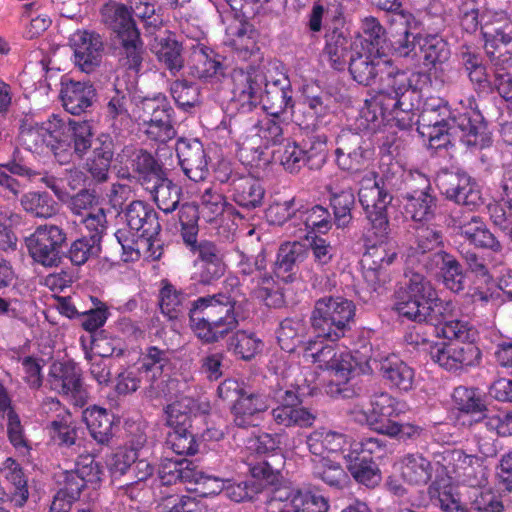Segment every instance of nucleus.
<instances>
[{"label":"nucleus","mask_w":512,"mask_h":512,"mask_svg":"<svg viewBox=\"0 0 512 512\" xmlns=\"http://www.w3.org/2000/svg\"><path fill=\"white\" fill-rule=\"evenodd\" d=\"M123 213L126 226L115 232L123 261L135 262L140 258L159 260L163 254L162 227L155 209L144 201L134 200Z\"/></svg>","instance_id":"f257e3e1"},{"label":"nucleus","mask_w":512,"mask_h":512,"mask_svg":"<svg viewBox=\"0 0 512 512\" xmlns=\"http://www.w3.org/2000/svg\"><path fill=\"white\" fill-rule=\"evenodd\" d=\"M185 247L194 257L195 275L200 283L210 285L224 275V254L215 242L196 239L190 244H185Z\"/></svg>","instance_id":"dca6fc26"},{"label":"nucleus","mask_w":512,"mask_h":512,"mask_svg":"<svg viewBox=\"0 0 512 512\" xmlns=\"http://www.w3.org/2000/svg\"><path fill=\"white\" fill-rule=\"evenodd\" d=\"M141 105L143 131L148 139L166 143L176 137L174 109L165 94L158 93L153 97H144Z\"/></svg>","instance_id":"9b49d317"},{"label":"nucleus","mask_w":512,"mask_h":512,"mask_svg":"<svg viewBox=\"0 0 512 512\" xmlns=\"http://www.w3.org/2000/svg\"><path fill=\"white\" fill-rule=\"evenodd\" d=\"M304 156L301 144L296 141L287 140L274 151V157L289 173H297L306 165Z\"/></svg>","instance_id":"338daca9"},{"label":"nucleus","mask_w":512,"mask_h":512,"mask_svg":"<svg viewBox=\"0 0 512 512\" xmlns=\"http://www.w3.org/2000/svg\"><path fill=\"white\" fill-rule=\"evenodd\" d=\"M358 196L371 223V228L375 229L377 235L385 236L389 228L386 208L392 197L386 191L384 184L380 185V181L373 172L366 173L361 179Z\"/></svg>","instance_id":"f8f14e48"},{"label":"nucleus","mask_w":512,"mask_h":512,"mask_svg":"<svg viewBox=\"0 0 512 512\" xmlns=\"http://www.w3.org/2000/svg\"><path fill=\"white\" fill-rule=\"evenodd\" d=\"M179 165L193 182L204 181L209 175V157L203 143L197 138H179L176 142Z\"/></svg>","instance_id":"aec40b11"},{"label":"nucleus","mask_w":512,"mask_h":512,"mask_svg":"<svg viewBox=\"0 0 512 512\" xmlns=\"http://www.w3.org/2000/svg\"><path fill=\"white\" fill-rule=\"evenodd\" d=\"M499 0H487L482 10V35L485 49L490 59L501 46L512 41V20L502 7H497Z\"/></svg>","instance_id":"4468645a"},{"label":"nucleus","mask_w":512,"mask_h":512,"mask_svg":"<svg viewBox=\"0 0 512 512\" xmlns=\"http://www.w3.org/2000/svg\"><path fill=\"white\" fill-rule=\"evenodd\" d=\"M410 83L404 72L395 75L388 73L386 87L370 98L365 99L359 116L356 119L360 131H376L383 123L387 114L398 115V111L409 112L412 104L406 103Z\"/></svg>","instance_id":"39448f33"},{"label":"nucleus","mask_w":512,"mask_h":512,"mask_svg":"<svg viewBox=\"0 0 512 512\" xmlns=\"http://www.w3.org/2000/svg\"><path fill=\"white\" fill-rule=\"evenodd\" d=\"M159 307L162 314L170 320L178 319L189 311L188 294L178 290L168 280H163L159 291Z\"/></svg>","instance_id":"c03bdc74"},{"label":"nucleus","mask_w":512,"mask_h":512,"mask_svg":"<svg viewBox=\"0 0 512 512\" xmlns=\"http://www.w3.org/2000/svg\"><path fill=\"white\" fill-rule=\"evenodd\" d=\"M20 140L28 151L41 156L52 154L61 165L72 160L69 126L56 114L41 123L21 125Z\"/></svg>","instance_id":"423d86ee"},{"label":"nucleus","mask_w":512,"mask_h":512,"mask_svg":"<svg viewBox=\"0 0 512 512\" xmlns=\"http://www.w3.org/2000/svg\"><path fill=\"white\" fill-rule=\"evenodd\" d=\"M439 186L448 199L471 210L483 204L478 184L465 172L444 174Z\"/></svg>","instance_id":"412c9836"},{"label":"nucleus","mask_w":512,"mask_h":512,"mask_svg":"<svg viewBox=\"0 0 512 512\" xmlns=\"http://www.w3.org/2000/svg\"><path fill=\"white\" fill-rule=\"evenodd\" d=\"M432 262L440 267L444 284L449 290L459 292L464 289L465 277L460 263L454 256L445 251H438L433 254Z\"/></svg>","instance_id":"3c124183"},{"label":"nucleus","mask_w":512,"mask_h":512,"mask_svg":"<svg viewBox=\"0 0 512 512\" xmlns=\"http://www.w3.org/2000/svg\"><path fill=\"white\" fill-rule=\"evenodd\" d=\"M408 278L394 294V310L408 320L424 323L435 297V288L422 274L415 272L406 275Z\"/></svg>","instance_id":"1a4fd4ad"},{"label":"nucleus","mask_w":512,"mask_h":512,"mask_svg":"<svg viewBox=\"0 0 512 512\" xmlns=\"http://www.w3.org/2000/svg\"><path fill=\"white\" fill-rule=\"evenodd\" d=\"M279 405L272 409L273 420L284 427H309L313 424L315 416L304 407H300V398L296 389H274L271 392Z\"/></svg>","instance_id":"a211bd4d"},{"label":"nucleus","mask_w":512,"mask_h":512,"mask_svg":"<svg viewBox=\"0 0 512 512\" xmlns=\"http://www.w3.org/2000/svg\"><path fill=\"white\" fill-rule=\"evenodd\" d=\"M213 49L205 45H197L193 48L189 60L190 74L196 78L207 80L222 74L223 65Z\"/></svg>","instance_id":"c9c22d12"},{"label":"nucleus","mask_w":512,"mask_h":512,"mask_svg":"<svg viewBox=\"0 0 512 512\" xmlns=\"http://www.w3.org/2000/svg\"><path fill=\"white\" fill-rule=\"evenodd\" d=\"M236 300L229 294L217 293L199 297L189 308L190 326L205 343L223 339L238 325Z\"/></svg>","instance_id":"7ed1b4c3"},{"label":"nucleus","mask_w":512,"mask_h":512,"mask_svg":"<svg viewBox=\"0 0 512 512\" xmlns=\"http://www.w3.org/2000/svg\"><path fill=\"white\" fill-rule=\"evenodd\" d=\"M0 416L6 419L7 436L16 449H28V440L20 417L12 405L7 389L0 382Z\"/></svg>","instance_id":"4c0bfd02"},{"label":"nucleus","mask_w":512,"mask_h":512,"mask_svg":"<svg viewBox=\"0 0 512 512\" xmlns=\"http://www.w3.org/2000/svg\"><path fill=\"white\" fill-rule=\"evenodd\" d=\"M157 207L164 213H172L179 205L181 188L165 177V174L146 187Z\"/></svg>","instance_id":"a18cd8bd"},{"label":"nucleus","mask_w":512,"mask_h":512,"mask_svg":"<svg viewBox=\"0 0 512 512\" xmlns=\"http://www.w3.org/2000/svg\"><path fill=\"white\" fill-rule=\"evenodd\" d=\"M51 440L59 447L70 448L76 445L77 426L70 412L62 411L48 425Z\"/></svg>","instance_id":"603ef678"},{"label":"nucleus","mask_w":512,"mask_h":512,"mask_svg":"<svg viewBox=\"0 0 512 512\" xmlns=\"http://www.w3.org/2000/svg\"><path fill=\"white\" fill-rule=\"evenodd\" d=\"M427 185L421 191H414L405 196V214L414 221L430 220L436 209V199L429 193Z\"/></svg>","instance_id":"09e8293b"},{"label":"nucleus","mask_w":512,"mask_h":512,"mask_svg":"<svg viewBox=\"0 0 512 512\" xmlns=\"http://www.w3.org/2000/svg\"><path fill=\"white\" fill-rule=\"evenodd\" d=\"M74 471L79 475L87 487L97 489L104 475V469L100 462L91 454L79 455L75 462Z\"/></svg>","instance_id":"774afa93"},{"label":"nucleus","mask_w":512,"mask_h":512,"mask_svg":"<svg viewBox=\"0 0 512 512\" xmlns=\"http://www.w3.org/2000/svg\"><path fill=\"white\" fill-rule=\"evenodd\" d=\"M459 234L475 247L490 249L493 252H501L502 245L487 228L482 217L462 215L456 221Z\"/></svg>","instance_id":"bb28decb"},{"label":"nucleus","mask_w":512,"mask_h":512,"mask_svg":"<svg viewBox=\"0 0 512 512\" xmlns=\"http://www.w3.org/2000/svg\"><path fill=\"white\" fill-rule=\"evenodd\" d=\"M7 501L22 507L29 498L28 481L22 467L15 460L8 458L3 469Z\"/></svg>","instance_id":"ea45409f"},{"label":"nucleus","mask_w":512,"mask_h":512,"mask_svg":"<svg viewBox=\"0 0 512 512\" xmlns=\"http://www.w3.org/2000/svg\"><path fill=\"white\" fill-rule=\"evenodd\" d=\"M49 382L53 389L72 397L77 405L87 402L88 393L83 387L81 370L71 360L55 361L49 369Z\"/></svg>","instance_id":"6ab92c4d"},{"label":"nucleus","mask_w":512,"mask_h":512,"mask_svg":"<svg viewBox=\"0 0 512 512\" xmlns=\"http://www.w3.org/2000/svg\"><path fill=\"white\" fill-rule=\"evenodd\" d=\"M257 38V30L244 18L236 17L226 28L225 43L243 58L252 55L259 49Z\"/></svg>","instance_id":"c756f323"},{"label":"nucleus","mask_w":512,"mask_h":512,"mask_svg":"<svg viewBox=\"0 0 512 512\" xmlns=\"http://www.w3.org/2000/svg\"><path fill=\"white\" fill-rule=\"evenodd\" d=\"M237 277H228L226 282L231 286L241 283L250 294L264 301L268 307H280L284 298L279 292L272 275L267 271V255L262 249L255 257L239 252Z\"/></svg>","instance_id":"6e6552de"},{"label":"nucleus","mask_w":512,"mask_h":512,"mask_svg":"<svg viewBox=\"0 0 512 512\" xmlns=\"http://www.w3.org/2000/svg\"><path fill=\"white\" fill-rule=\"evenodd\" d=\"M419 47L425 65L434 66L442 64L450 57V49L447 42L437 35H428L420 38Z\"/></svg>","instance_id":"69168bd1"},{"label":"nucleus","mask_w":512,"mask_h":512,"mask_svg":"<svg viewBox=\"0 0 512 512\" xmlns=\"http://www.w3.org/2000/svg\"><path fill=\"white\" fill-rule=\"evenodd\" d=\"M354 55V81L362 85H369L379 72L382 66L388 63L381 60L380 53H369L367 50L356 51Z\"/></svg>","instance_id":"5fc2aeb1"},{"label":"nucleus","mask_w":512,"mask_h":512,"mask_svg":"<svg viewBox=\"0 0 512 512\" xmlns=\"http://www.w3.org/2000/svg\"><path fill=\"white\" fill-rule=\"evenodd\" d=\"M269 397L271 392L266 395L264 392L244 389L231 408L235 425L241 428L253 426L254 416L269 408Z\"/></svg>","instance_id":"a878e982"},{"label":"nucleus","mask_w":512,"mask_h":512,"mask_svg":"<svg viewBox=\"0 0 512 512\" xmlns=\"http://www.w3.org/2000/svg\"><path fill=\"white\" fill-rule=\"evenodd\" d=\"M91 299L94 304V308L80 313L79 316L81 317V325L83 329L89 333L87 337H81L82 348L85 352L100 348L94 333L104 326L110 316L108 306L104 302L100 301L96 297H92Z\"/></svg>","instance_id":"e433bc0d"},{"label":"nucleus","mask_w":512,"mask_h":512,"mask_svg":"<svg viewBox=\"0 0 512 512\" xmlns=\"http://www.w3.org/2000/svg\"><path fill=\"white\" fill-rule=\"evenodd\" d=\"M263 84L264 92L260 93L259 101L267 115H281L287 108L294 106L291 84L286 76L278 79H265Z\"/></svg>","instance_id":"393cba45"},{"label":"nucleus","mask_w":512,"mask_h":512,"mask_svg":"<svg viewBox=\"0 0 512 512\" xmlns=\"http://www.w3.org/2000/svg\"><path fill=\"white\" fill-rule=\"evenodd\" d=\"M455 407L465 414L483 413L487 410L478 388L458 386L452 393Z\"/></svg>","instance_id":"0e129e2a"},{"label":"nucleus","mask_w":512,"mask_h":512,"mask_svg":"<svg viewBox=\"0 0 512 512\" xmlns=\"http://www.w3.org/2000/svg\"><path fill=\"white\" fill-rule=\"evenodd\" d=\"M375 241L364 252L359 264L363 270L377 271L393 263L397 253L386 242L388 233L381 237L372 229Z\"/></svg>","instance_id":"37998d69"},{"label":"nucleus","mask_w":512,"mask_h":512,"mask_svg":"<svg viewBox=\"0 0 512 512\" xmlns=\"http://www.w3.org/2000/svg\"><path fill=\"white\" fill-rule=\"evenodd\" d=\"M435 299H433L429 309V315L424 323L438 324L443 322L441 332L448 340H456L462 343H472L475 341L477 332L466 321L454 319L458 316L456 303L452 300H442L438 297L435 290Z\"/></svg>","instance_id":"ddd939ff"},{"label":"nucleus","mask_w":512,"mask_h":512,"mask_svg":"<svg viewBox=\"0 0 512 512\" xmlns=\"http://www.w3.org/2000/svg\"><path fill=\"white\" fill-rule=\"evenodd\" d=\"M163 355L144 354V357L140 360V366L137 367V372L145 374V377L151 381L150 387L146 391L147 397L151 399L167 398L169 393L161 385L173 383L168 374H164L167 360L162 357Z\"/></svg>","instance_id":"c85d7f7f"},{"label":"nucleus","mask_w":512,"mask_h":512,"mask_svg":"<svg viewBox=\"0 0 512 512\" xmlns=\"http://www.w3.org/2000/svg\"><path fill=\"white\" fill-rule=\"evenodd\" d=\"M432 464L422 454H408L402 460L403 479L412 485L427 484L432 477Z\"/></svg>","instance_id":"864d4df0"},{"label":"nucleus","mask_w":512,"mask_h":512,"mask_svg":"<svg viewBox=\"0 0 512 512\" xmlns=\"http://www.w3.org/2000/svg\"><path fill=\"white\" fill-rule=\"evenodd\" d=\"M380 373L391 388L401 392H408L413 388L415 373L407 363L397 357V354H389L380 360Z\"/></svg>","instance_id":"72a5a7b5"},{"label":"nucleus","mask_w":512,"mask_h":512,"mask_svg":"<svg viewBox=\"0 0 512 512\" xmlns=\"http://www.w3.org/2000/svg\"><path fill=\"white\" fill-rule=\"evenodd\" d=\"M442 233L428 226H421L416 231V246L412 247L413 254L409 255L410 261L414 258L423 265L427 270H433V255L427 253L437 248L442 243Z\"/></svg>","instance_id":"49530a36"},{"label":"nucleus","mask_w":512,"mask_h":512,"mask_svg":"<svg viewBox=\"0 0 512 512\" xmlns=\"http://www.w3.org/2000/svg\"><path fill=\"white\" fill-rule=\"evenodd\" d=\"M83 420L91 437L101 445H108L113 438L114 415L96 405L83 411Z\"/></svg>","instance_id":"58836bf2"},{"label":"nucleus","mask_w":512,"mask_h":512,"mask_svg":"<svg viewBox=\"0 0 512 512\" xmlns=\"http://www.w3.org/2000/svg\"><path fill=\"white\" fill-rule=\"evenodd\" d=\"M228 80L232 93L231 100L240 112L251 111L257 106L265 80L263 73L254 67L247 70L235 68Z\"/></svg>","instance_id":"f3484780"},{"label":"nucleus","mask_w":512,"mask_h":512,"mask_svg":"<svg viewBox=\"0 0 512 512\" xmlns=\"http://www.w3.org/2000/svg\"><path fill=\"white\" fill-rule=\"evenodd\" d=\"M352 354H339V358L334 357L329 366L330 380L325 386V392L332 398H349L352 393V384L350 383L352 364Z\"/></svg>","instance_id":"2f4dec72"},{"label":"nucleus","mask_w":512,"mask_h":512,"mask_svg":"<svg viewBox=\"0 0 512 512\" xmlns=\"http://www.w3.org/2000/svg\"><path fill=\"white\" fill-rule=\"evenodd\" d=\"M385 29L377 18L365 17L361 21L360 32L354 39V46H361L362 50L369 53H380V44L385 40Z\"/></svg>","instance_id":"8fccbe9b"},{"label":"nucleus","mask_w":512,"mask_h":512,"mask_svg":"<svg viewBox=\"0 0 512 512\" xmlns=\"http://www.w3.org/2000/svg\"><path fill=\"white\" fill-rule=\"evenodd\" d=\"M398 401L387 392L375 394L371 400V425L379 433V426L386 425V422H393V417L400 413Z\"/></svg>","instance_id":"13d9d810"},{"label":"nucleus","mask_w":512,"mask_h":512,"mask_svg":"<svg viewBox=\"0 0 512 512\" xmlns=\"http://www.w3.org/2000/svg\"><path fill=\"white\" fill-rule=\"evenodd\" d=\"M170 95L181 111L194 114L202 105L201 90L197 83L177 79L170 83Z\"/></svg>","instance_id":"79ce46f5"},{"label":"nucleus","mask_w":512,"mask_h":512,"mask_svg":"<svg viewBox=\"0 0 512 512\" xmlns=\"http://www.w3.org/2000/svg\"><path fill=\"white\" fill-rule=\"evenodd\" d=\"M75 64L85 73L94 71L100 65L103 43L99 34L88 31H76L71 39Z\"/></svg>","instance_id":"5701e85b"},{"label":"nucleus","mask_w":512,"mask_h":512,"mask_svg":"<svg viewBox=\"0 0 512 512\" xmlns=\"http://www.w3.org/2000/svg\"><path fill=\"white\" fill-rule=\"evenodd\" d=\"M493 65V86L495 91L506 101L512 103V57L500 55L491 59Z\"/></svg>","instance_id":"6e6d98bb"},{"label":"nucleus","mask_w":512,"mask_h":512,"mask_svg":"<svg viewBox=\"0 0 512 512\" xmlns=\"http://www.w3.org/2000/svg\"><path fill=\"white\" fill-rule=\"evenodd\" d=\"M23 209L39 218H50L57 212V203L47 192H28L21 198Z\"/></svg>","instance_id":"680f3d73"},{"label":"nucleus","mask_w":512,"mask_h":512,"mask_svg":"<svg viewBox=\"0 0 512 512\" xmlns=\"http://www.w3.org/2000/svg\"><path fill=\"white\" fill-rule=\"evenodd\" d=\"M182 50V45L175 39L167 38L159 43L156 58L171 75H176L184 67Z\"/></svg>","instance_id":"e2e57ef3"},{"label":"nucleus","mask_w":512,"mask_h":512,"mask_svg":"<svg viewBox=\"0 0 512 512\" xmlns=\"http://www.w3.org/2000/svg\"><path fill=\"white\" fill-rule=\"evenodd\" d=\"M309 451L316 456H323L325 452L338 453L343 452L345 445L351 447L347 437L338 432L315 430L306 440Z\"/></svg>","instance_id":"de8ad7c7"},{"label":"nucleus","mask_w":512,"mask_h":512,"mask_svg":"<svg viewBox=\"0 0 512 512\" xmlns=\"http://www.w3.org/2000/svg\"><path fill=\"white\" fill-rule=\"evenodd\" d=\"M66 240L67 234L63 228L53 224H44L25 237L24 242L29 256L35 263L52 268L61 264Z\"/></svg>","instance_id":"9d476101"},{"label":"nucleus","mask_w":512,"mask_h":512,"mask_svg":"<svg viewBox=\"0 0 512 512\" xmlns=\"http://www.w3.org/2000/svg\"><path fill=\"white\" fill-rule=\"evenodd\" d=\"M131 170L134 177L144 189L149 187L165 173L162 165L148 151L140 149L135 151L130 158Z\"/></svg>","instance_id":"a19ab883"},{"label":"nucleus","mask_w":512,"mask_h":512,"mask_svg":"<svg viewBox=\"0 0 512 512\" xmlns=\"http://www.w3.org/2000/svg\"><path fill=\"white\" fill-rule=\"evenodd\" d=\"M267 368L271 373V377L274 378V380H270L271 392H273L274 389H296V383L291 379L296 368L288 363L284 354H271Z\"/></svg>","instance_id":"052dcab7"},{"label":"nucleus","mask_w":512,"mask_h":512,"mask_svg":"<svg viewBox=\"0 0 512 512\" xmlns=\"http://www.w3.org/2000/svg\"><path fill=\"white\" fill-rule=\"evenodd\" d=\"M295 217L302 220L307 236L309 234H326L332 227L329 210L322 205H314L307 209H298Z\"/></svg>","instance_id":"4d7b16f0"},{"label":"nucleus","mask_w":512,"mask_h":512,"mask_svg":"<svg viewBox=\"0 0 512 512\" xmlns=\"http://www.w3.org/2000/svg\"><path fill=\"white\" fill-rule=\"evenodd\" d=\"M95 89L89 82H62L60 97L64 109L72 115H80L89 108L95 97Z\"/></svg>","instance_id":"7c9ffc66"},{"label":"nucleus","mask_w":512,"mask_h":512,"mask_svg":"<svg viewBox=\"0 0 512 512\" xmlns=\"http://www.w3.org/2000/svg\"><path fill=\"white\" fill-rule=\"evenodd\" d=\"M307 253V246L299 241L281 244L273 265L276 277L284 282H291L296 266L306 259Z\"/></svg>","instance_id":"473e14b6"},{"label":"nucleus","mask_w":512,"mask_h":512,"mask_svg":"<svg viewBox=\"0 0 512 512\" xmlns=\"http://www.w3.org/2000/svg\"><path fill=\"white\" fill-rule=\"evenodd\" d=\"M101 251L102 245L99 244L98 237L81 236L70 244L64 252V257L68 258L72 265L82 266L90 259L99 257Z\"/></svg>","instance_id":"bf43d9fd"},{"label":"nucleus","mask_w":512,"mask_h":512,"mask_svg":"<svg viewBox=\"0 0 512 512\" xmlns=\"http://www.w3.org/2000/svg\"><path fill=\"white\" fill-rule=\"evenodd\" d=\"M198 475V466L186 458H164L158 469L161 484L166 486L177 483L192 484V481H195Z\"/></svg>","instance_id":"f704fd0d"},{"label":"nucleus","mask_w":512,"mask_h":512,"mask_svg":"<svg viewBox=\"0 0 512 512\" xmlns=\"http://www.w3.org/2000/svg\"><path fill=\"white\" fill-rule=\"evenodd\" d=\"M226 192L231 201L246 210L261 207L266 194L262 181L250 173H243Z\"/></svg>","instance_id":"b1692460"},{"label":"nucleus","mask_w":512,"mask_h":512,"mask_svg":"<svg viewBox=\"0 0 512 512\" xmlns=\"http://www.w3.org/2000/svg\"><path fill=\"white\" fill-rule=\"evenodd\" d=\"M114 154L115 143L111 135L102 133L94 139L91 154L84 164V169L93 182L101 184L108 181Z\"/></svg>","instance_id":"4be33fe9"},{"label":"nucleus","mask_w":512,"mask_h":512,"mask_svg":"<svg viewBox=\"0 0 512 512\" xmlns=\"http://www.w3.org/2000/svg\"><path fill=\"white\" fill-rule=\"evenodd\" d=\"M350 319L352 305L348 300L332 297L317 300L311 316L315 337L305 343V351L324 352L327 348L333 349L325 342H335L343 337Z\"/></svg>","instance_id":"0eeeda50"},{"label":"nucleus","mask_w":512,"mask_h":512,"mask_svg":"<svg viewBox=\"0 0 512 512\" xmlns=\"http://www.w3.org/2000/svg\"><path fill=\"white\" fill-rule=\"evenodd\" d=\"M416 26L414 16L409 12H392L388 18L387 33L396 52L403 57L409 56L414 50L415 36L411 30Z\"/></svg>","instance_id":"cd10ccee"},{"label":"nucleus","mask_w":512,"mask_h":512,"mask_svg":"<svg viewBox=\"0 0 512 512\" xmlns=\"http://www.w3.org/2000/svg\"><path fill=\"white\" fill-rule=\"evenodd\" d=\"M102 13L105 22L115 33V53L119 67L138 74L147 57V50L130 9L125 4L112 3L107 4Z\"/></svg>","instance_id":"20e7f679"},{"label":"nucleus","mask_w":512,"mask_h":512,"mask_svg":"<svg viewBox=\"0 0 512 512\" xmlns=\"http://www.w3.org/2000/svg\"><path fill=\"white\" fill-rule=\"evenodd\" d=\"M432 116V112H423L418 126L419 133L428 138L431 148L446 147L451 135H457L464 145L475 149H483L491 144L487 126L474 112L459 113L450 122L444 119L433 121Z\"/></svg>","instance_id":"f03ea898"},{"label":"nucleus","mask_w":512,"mask_h":512,"mask_svg":"<svg viewBox=\"0 0 512 512\" xmlns=\"http://www.w3.org/2000/svg\"><path fill=\"white\" fill-rule=\"evenodd\" d=\"M442 460L449 477L457 482L472 488L486 485V468L476 455L467 454L462 449H448L444 451Z\"/></svg>","instance_id":"2eb2a0df"}]
</instances>
